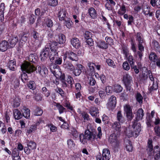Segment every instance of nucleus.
<instances>
[{
    "label": "nucleus",
    "mask_w": 160,
    "mask_h": 160,
    "mask_svg": "<svg viewBox=\"0 0 160 160\" xmlns=\"http://www.w3.org/2000/svg\"><path fill=\"white\" fill-rule=\"evenodd\" d=\"M57 45L58 43L57 42H53L51 44V45L50 44L51 52H50L49 48L45 47L41 52V60H43L47 57H49L50 61L53 62L55 59V57L56 58L57 56H58V53L56 51Z\"/></svg>",
    "instance_id": "obj_1"
},
{
    "label": "nucleus",
    "mask_w": 160,
    "mask_h": 160,
    "mask_svg": "<svg viewBox=\"0 0 160 160\" xmlns=\"http://www.w3.org/2000/svg\"><path fill=\"white\" fill-rule=\"evenodd\" d=\"M141 131V125L138 123L136 120L133 122L132 128L128 127L125 129L124 133L126 136L129 138L132 136L137 137Z\"/></svg>",
    "instance_id": "obj_2"
},
{
    "label": "nucleus",
    "mask_w": 160,
    "mask_h": 160,
    "mask_svg": "<svg viewBox=\"0 0 160 160\" xmlns=\"http://www.w3.org/2000/svg\"><path fill=\"white\" fill-rule=\"evenodd\" d=\"M56 58L55 57L56 59L55 61V64H52L50 66V70L51 72L53 74L55 77L57 78H59L61 80H64L65 79V76L63 74L59 68V67L56 65H60L62 63V58Z\"/></svg>",
    "instance_id": "obj_3"
},
{
    "label": "nucleus",
    "mask_w": 160,
    "mask_h": 160,
    "mask_svg": "<svg viewBox=\"0 0 160 160\" xmlns=\"http://www.w3.org/2000/svg\"><path fill=\"white\" fill-rule=\"evenodd\" d=\"M152 141L151 139H149L148 142L147 150L149 156H153L156 160H160V149L159 147L155 146L153 150V146L152 144Z\"/></svg>",
    "instance_id": "obj_4"
},
{
    "label": "nucleus",
    "mask_w": 160,
    "mask_h": 160,
    "mask_svg": "<svg viewBox=\"0 0 160 160\" xmlns=\"http://www.w3.org/2000/svg\"><path fill=\"white\" fill-rule=\"evenodd\" d=\"M22 68L23 70H24L28 73L33 72L35 70L36 71V73H39L42 70L40 66L38 65L35 68L33 65L27 62L22 64Z\"/></svg>",
    "instance_id": "obj_5"
},
{
    "label": "nucleus",
    "mask_w": 160,
    "mask_h": 160,
    "mask_svg": "<svg viewBox=\"0 0 160 160\" xmlns=\"http://www.w3.org/2000/svg\"><path fill=\"white\" fill-rule=\"evenodd\" d=\"M80 141L83 144H85L87 142V140H92L95 138V135L88 130H86L84 135L81 134L79 135Z\"/></svg>",
    "instance_id": "obj_6"
},
{
    "label": "nucleus",
    "mask_w": 160,
    "mask_h": 160,
    "mask_svg": "<svg viewBox=\"0 0 160 160\" xmlns=\"http://www.w3.org/2000/svg\"><path fill=\"white\" fill-rule=\"evenodd\" d=\"M132 78L128 73H126L123 76V81L128 90L131 91V83L132 82Z\"/></svg>",
    "instance_id": "obj_7"
},
{
    "label": "nucleus",
    "mask_w": 160,
    "mask_h": 160,
    "mask_svg": "<svg viewBox=\"0 0 160 160\" xmlns=\"http://www.w3.org/2000/svg\"><path fill=\"white\" fill-rule=\"evenodd\" d=\"M33 38H34V42L33 45L35 48H38L40 46L42 41L41 37L39 36L38 33L36 31H34L32 33Z\"/></svg>",
    "instance_id": "obj_8"
},
{
    "label": "nucleus",
    "mask_w": 160,
    "mask_h": 160,
    "mask_svg": "<svg viewBox=\"0 0 160 160\" xmlns=\"http://www.w3.org/2000/svg\"><path fill=\"white\" fill-rule=\"evenodd\" d=\"M102 158L100 155H98L97 157V160H109L111 155L109 150L108 149H103L102 151Z\"/></svg>",
    "instance_id": "obj_9"
},
{
    "label": "nucleus",
    "mask_w": 160,
    "mask_h": 160,
    "mask_svg": "<svg viewBox=\"0 0 160 160\" xmlns=\"http://www.w3.org/2000/svg\"><path fill=\"white\" fill-rule=\"evenodd\" d=\"M124 110L128 119L131 120L133 118L131 107L129 104H126L124 106Z\"/></svg>",
    "instance_id": "obj_10"
},
{
    "label": "nucleus",
    "mask_w": 160,
    "mask_h": 160,
    "mask_svg": "<svg viewBox=\"0 0 160 160\" xmlns=\"http://www.w3.org/2000/svg\"><path fill=\"white\" fill-rule=\"evenodd\" d=\"M63 60L68 58L72 61H77L78 60L77 55L74 53L72 52H66L64 55Z\"/></svg>",
    "instance_id": "obj_11"
},
{
    "label": "nucleus",
    "mask_w": 160,
    "mask_h": 160,
    "mask_svg": "<svg viewBox=\"0 0 160 160\" xmlns=\"http://www.w3.org/2000/svg\"><path fill=\"white\" fill-rule=\"evenodd\" d=\"M116 98L115 97L112 96L109 99L107 104V108L109 110L114 109L116 104Z\"/></svg>",
    "instance_id": "obj_12"
},
{
    "label": "nucleus",
    "mask_w": 160,
    "mask_h": 160,
    "mask_svg": "<svg viewBox=\"0 0 160 160\" xmlns=\"http://www.w3.org/2000/svg\"><path fill=\"white\" fill-rule=\"evenodd\" d=\"M28 147H25L24 149V152L27 154H29L31 151L35 149L36 148V143L32 141H30L27 144Z\"/></svg>",
    "instance_id": "obj_13"
},
{
    "label": "nucleus",
    "mask_w": 160,
    "mask_h": 160,
    "mask_svg": "<svg viewBox=\"0 0 160 160\" xmlns=\"http://www.w3.org/2000/svg\"><path fill=\"white\" fill-rule=\"evenodd\" d=\"M109 141L112 145L114 147L117 146L119 144L117 139V136L115 133L112 134L109 136Z\"/></svg>",
    "instance_id": "obj_14"
},
{
    "label": "nucleus",
    "mask_w": 160,
    "mask_h": 160,
    "mask_svg": "<svg viewBox=\"0 0 160 160\" xmlns=\"http://www.w3.org/2000/svg\"><path fill=\"white\" fill-rule=\"evenodd\" d=\"M64 60L63 67L68 71H73L74 69V68L72 64L68 61L67 59H65Z\"/></svg>",
    "instance_id": "obj_15"
},
{
    "label": "nucleus",
    "mask_w": 160,
    "mask_h": 160,
    "mask_svg": "<svg viewBox=\"0 0 160 160\" xmlns=\"http://www.w3.org/2000/svg\"><path fill=\"white\" fill-rule=\"evenodd\" d=\"M89 68L87 71V74L90 76H92L94 73V67L96 64L93 63L89 62L88 64Z\"/></svg>",
    "instance_id": "obj_16"
},
{
    "label": "nucleus",
    "mask_w": 160,
    "mask_h": 160,
    "mask_svg": "<svg viewBox=\"0 0 160 160\" xmlns=\"http://www.w3.org/2000/svg\"><path fill=\"white\" fill-rule=\"evenodd\" d=\"M72 45L76 48H78L80 46V43L79 40L77 38H74L71 40Z\"/></svg>",
    "instance_id": "obj_17"
},
{
    "label": "nucleus",
    "mask_w": 160,
    "mask_h": 160,
    "mask_svg": "<svg viewBox=\"0 0 160 160\" xmlns=\"http://www.w3.org/2000/svg\"><path fill=\"white\" fill-rule=\"evenodd\" d=\"M9 48L8 42L5 40L2 41L0 43V51L2 52L6 51L8 48Z\"/></svg>",
    "instance_id": "obj_18"
},
{
    "label": "nucleus",
    "mask_w": 160,
    "mask_h": 160,
    "mask_svg": "<svg viewBox=\"0 0 160 160\" xmlns=\"http://www.w3.org/2000/svg\"><path fill=\"white\" fill-rule=\"evenodd\" d=\"M18 41L17 37H12L9 41V48H13L14 47Z\"/></svg>",
    "instance_id": "obj_19"
},
{
    "label": "nucleus",
    "mask_w": 160,
    "mask_h": 160,
    "mask_svg": "<svg viewBox=\"0 0 160 160\" xmlns=\"http://www.w3.org/2000/svg\"><path fill=\"white\" fill-rule=\"evenodd\" d=\"M23 116L26 118H29L30 117V110L29 109L24 107L21 110Z\"/></svg>",
    "instance_id": "obj_20"
},
{
    "label": "nucleus",
    "mask_w": 160,
    "mask_h": 160,
    "mask_svg": "<svg viewBox=\"0 0 160 160\" xmlns=\"http://www.w3.org/2000/svg\"><path fill=\"white\" fill-rule=\"evenodd\" d=\"M57 42L59 44L64 43L66 41V38L64 35L61 34L56 37Z\"/></svg>",
    "instance_id": "obj_21"
},
{
    "label": "nucleus",
    "mask_w": 160,
    "mask_h": 160,
    "mask_svg": "<svg viewBox=\"0 0 160 160\" xmlns=\"http://www.w3.org/2000/svg\"><path fill=\"white\" fill-rule=\"evenodd\" d=\"M66 11L65 9H60L58 12V17L60 20L62 21L64 20V18L66 16Z\"/></svg>",
    "instance_id": "obj_22"
},
{
    "label": "nucleus",
    "mask_w": 160,
    "mask_h": 160,
    "mask_svg": "<svg viewBox=\"0 0 160 160\" xmlns=\"http://www.w3.org/2000/svg\"><path fill=\"white\" fill-rule=\"evenodd\" d=\"M5 10V4L3 3H1L0 5V20L1 21L4 20V13Z\"/></svg>",
    "instance_id": "obj_23"
},
{
    "label": "nucleus",
    "mask_w": 160,
    "mask_h": 160,
    "mask_svg": "<svg viewBox=\"0 0 160 160\" xmlns=\"http://www.w3.org/2000/svg\"><path fill=\"white\" fill-rule=\"evenodd\" d=\"M90 113L92 117H96L98 115V110L95 107H92L90 111Z\"/></svg>",
    "instance_id": "obj_24"
},
{
    "label": "nucleus",
    "mask_w": 160,
    "mask_h": 160,
    "mask_svg": "<svg viewBox=\"0 0 160 160\" xmlns=\"http://www.w3.org/2000/svg\"><path fill=\"white\" fill-rule=\"evenodd\" d=\"M88 13L90 17L93 18L95 19L97 17V13L95 10L93 8H91L88 9Z\"/></svg>",
    "instance_id": "obj_25"
},
{
    "label": "nucleus",
    "mask_w": 160,
    "mask_h": 160,
    "mask_svg": "<svg viewBox=\"0 0 160 160\" xmlns=\"http://www.w3.org/2000/svg\"><path fill=\"white\" fill-rule=\"evenodd\" d=\"M67 144L68 147L71 150H73L75 149V144L72 139H69L67 141Z\"/></svg>",
    "instance_id": "obj_26"
},
{
    "label": "nucleus",
    "mask_w": 160,
    "mask_h": 160,
    "mask_svg": "<svg viewBox=\"0 0 160 160\" xmlns=\"http://www.w3.org/2000/svg\"><path fill=\"white\" fill-rule=\"evenodd\" d=\"M97 46L102 49H106L108 48V44L105 42L101 40H99L97 42Z\"/></svg>",
    "instance_id": "obj_27"
},
{
    "label": "nucleus",
    "mask_w": 160,
    "mask_h": 160,
    "mask_svg": "<svg viewBox=\"0 0 160 160\" xmlns=\"http://www.w3.org/2000/svg\"><path fill=\"white\" fill-rule=\"evenodd\" d=\"M125 148L126 150L129 152L132 151L133 147L131 141L128 140L125 142Z\"/></svg>",
    "instance_id": "obj_28"
},
{
    "label": "nucleus",
    "mask_w": 160,
    "mask_h": 160,
    "mask_svg": "<svg viewBox=\"0 0 160 160\" xmlns=\"http://www.w3.org/2000/svg\"><path fill=\"white\" fill-rule=\"evenodd\" d=\"M13 115L15 119L19 120L22 117V114L21 112L18 109H15L13 111Z\"/></svg>",
    "instance_id": "obj_29"
},
{
    "label": "nucleus",
    "mask_w": 160,
    "mask_h": 160,
    "mask_svg": "<svg viewBox=\"0 0 160 160\" xmlns=\"http://www.w3.org/2000/svg\"><path fill=\"white\" fill-rule=\"evenodd\" d=\"M112 128L118 132L121 131L122 128L120 123L118 122H115L112 125Z\"/></svg>",
    "instance_id": "obj_30"
},
{
    "label": "nucleus",
    "mask_w": 160,
    "mask_h": 160,
    "mask_svg": "<svg viewBox=\"0 0 160 160\" xmlns=\"http://www.w3.org/2000/svg\"><path fill=\"white\" fill-rule=\"evenodd\" d=\"M43 24H45L48 27H52L53 25L52 21L48 18H46L44 20Z\"/></svg>",
    "instance_id": "obj_31"
},
{
    "label": "nucleus",
    "mask_w": 160,
    "mask_h": 160,
    "mask_svg": "<svg viewBox=\"0 0 160 160\" xmlns=\"http://www.w3.org/2000/svg\"><path fill=\"white\" fill-rule=\"evenodd\" d=\"M143 115V110L142 108L139 109L137 112V119L138 120L142 119Z\"/></svg>",
    "instance_id": "obj_32"
},
{
    "label": "nucleus",
    "mask_w": 160,
    "mask_h": 160,
    "mask_svg": "<svg viewBox=\"0 0 160 160\" xmlns=\"http://www.w3.org/2000/svg\"><path fill=\"white\" fill-rule=\"evenodd\" d=\"M127 11V9L124 5H122L120 7L118 11V13L120 15H123Z\"/></svg>",
    "instance_id": "obj_33"
},
{
    "label": "nucleus",
    "mask_w": 160,
    "mask_h": 160,
    "mask_svg": "<svg viewBox=\"0 0 160 160\" xmlns=\"http://www.w3.org/2000/svg\"><path fill=\"white\" fill-rule=\"evenodd\" d=\"M151 46L155 49L160 52V46L158 42L156 40L153 41L151 44Z\"/></svg>",
    "instance_id": "obj_34"
},
{
    "label": "nucleus",
    "mask_w": 160,
    "mask_h": 160,
    "mask_svg": "<svg viewBox=\"0 0 160 160\" xmlns=\"http://www.w3.org/2000/svg\"><path fill=\"white\" fill-rule=\"evenodd\" d=\"M37 129V127L35 125H32L27 129L26 131V135L28 136L29 134L34 132Z\"/></svg>",
    "instance_id": "obj_35"
},
{
    "label": "nucleus",
    "mask_w": 160,
    "mask_h": 160,
    "mask_svg": "<svg viewBox=\"0 0 160 160\" xmlns=\"http://www.w3.org/2000/svg\"><path fill=\"white\" fill-rule=\"evenodd\" d=\"M9 68L10 70L12 71H14L16 68V62L14 60H11L9 62Z\"/></svg>",
    "instance_id": "obj_36"
},
{
    "label": "nucleus",
    "mask_w": 160,
    "mask_h": 160,
    "mask_svg": "<svg viewBox=\"0 0 160 160\" xmlns=\"http://www.w3.org/2000/svg\"><path fill=\"white\" fill-rule=\"evenodd\" d=\"M135 97L137 101L140 104H142V102L143 97L141 94L140 93L138 92L135 95Z\"/></svg>",
    "instance_id": "obj_37"
},
{
    "label": "nucleus",
    "mask_w": 160,
    "mask_h": 160,
    "mask_svg": "<svg viewBox=\"0 0 160 160\" xmlns=\"http://www.w3.org/2000/svg\"><path fill=\"white\" fill-rule=\"evenodd\" d=\"M79 68H76L75 69H74L73 71H72L74 74L76 76H79L81 72V71L80 68H82V66L81 64H79L78 66Z\"/></svg>",
    "instance_id": "obj_38"
},
{
    "label": "nucleus",
    "mask_w": 160,
    "mask_h": 160,
    "mask_svg": "<svg viewBox=\"0 0 160 160\" xmlns=\"http://www.w3.org/2000/svg\"><path fill=\"white\" fill-rule=\"evenodd\" d=\"M106 62L109 66L113 68H116V65L114 61L111 59L109 58L107 59Z\"/></svg>",
    "instance_id": "obj_39"
},
{
    "label": "nucleus",
    "mask_w": 160,
    "mask_h": 160,
    "mask_svg": "<svg viewBox=\"0 0 160 160\" xmlns=\"http://www.w3.org/2000/svg\"><path fill=\"white\" fill-rule=\"evenodd\" d=\"M22 65H21V68L22 69V71L23 72V73L21 75V78L22 81L23 82H25V81L28 80V77L27 75V74L25 73L27 72L28 73L24 71V70H23L22 69Z\"/></svg>",
    "instance_id": "obj_40"
},
{
    "label": "nucleus",
    "mask_w": 160,
    "mask_h": 160,
    "mask_svg": "<svg viewBox=\"0 0 160 160\" xmlns=\"http://www.w3.org/2000/svg\"><path fill=\"white\" fill-rule=\"evenodd\" d=\"M117 119L119 122L121 123H122L124 122V119L121 114V111H119L117 113Z\"/></svg>",
    "instance_id": "obj_41"
},
{
    "label": "nucleus",
    "mask_w": 160,
    "mask_h": 160,
    "mask_svg": "<svg viewBox=\"0 0 160 160\" xmlns=\"http://www.w3.org/2000/svg\"><path fill=\"white\" fill-rule=\"evenodd\" d=\"M19 37L21 38L20 42L22 41L25 42L27 40L28 36L26 33L23 32L20 35Z\"/></svg>",
    "instance_id": "obj_42"
},
{
    "label": "nucleus",
    "mask_w": 160,
    "mask_h": 160,
    "mask_svg": "<svg viewBox=\"0 0 160 160\" xmlns=\"http://www.w3.org/2000/svg\"><path fill=\"white\" fill-rule=\"evenodd\" d=\"M114 92L117 93L121 92L122 90V88L119 85H115L113 86Z\"/></svg>",
    "instance_id": "obj_43"
},
{
    "label": "nucleus",
    "mask_w": 160,
    "mask_h": 160,
    "mask_svg": "<svg viewBox=\"0 0 160 160\" xmlns=\"http://www.w3.org/2000/svg\"><path fill=\"white\" fill-rule=\"evenodd\" d=\"M158 85L157 82H153L152 85H149V90L151 91L156 90L158 88Z\"/></svg>",
    "instance_id": "obj_44"
},
{
    "label": "nucleus",
    "mask_w": 160,
    "mask_h": 160,
    "mask_svg": "<svg viewBox=\"0 0 160 160\" xmlns=\"http://www.w3.org/2000/svg\"><path fill=\"white\" fill-rule=\"evenodd\" d=\"M48 70L46 67H43L42 68V70L39 74L42 77H45L48 74Z\"/></svg>",
    "instance_id": "obj_45"
},
{
    "label": "nucleus",
    "mask_w": 160,
    "mask_h": 160,
    "mask_svg": "<svg viewBox=\"0 0 160 160\" xmlns=\"http://www.w3.org/2000/svg\"><path fill=\"white\" fill-rule=\"evenodd\" d=\"M42 93L44 95V96L48 97L50 94L51 92L49 90H48L45 87H43L42 89Z\"/></svg>",
    "instance_id": "obj_46"
},
{
    "label": "nucleus",
    "mask_w": 160,
    "mask_h": 160,
    "mask_svg": "<svg viewBox=\"0 0 160 160\" xmlns=\"http://www.w3.org/2000/svg\"><path fill=\"white\" fill-rule=\"evenodd\" d=\"M150 8L149 6L147 5H144L143 6V12L145 15H148L149 13Z\"/></svg>",
    "instance_id": "obj_47"
},
{
    "label": "nucleus",
    "mask_w": 160,
    "mask_h": 160,
    "mask_svg": "<svg viewBox=\"0 0 160 160\" xmlns=\"http://www.w3.org/2000/svg\"><path fill=\"white\" fill-rule=\"evenodd\" d=\"M56 105L54 106H56L57 109L59 110L60 114H61L63 112L65 108L61 105L58 103H55Z\"/></svg>",
    "instance_id": "obj_48"
},
{
    "label": "nucleus",
    "mask_w": 160,
    "mask_h": 160,
    "mask_svg": "<svg viewBox=\"0 0 160 160\" xmlns=\"http://www.w3.org/2000/svg\"><path fill=\"white\" fill-rule=\"evenodd\" d=\"M45 123V122L44 120L43 119L41 118L37 122L35 125L37 127L38 126H40L42 127Z\"/></svg>",
    "instance_id": "obj_49"
},
{
    "label": "nucleus",
    "mask_w": 160,
    "mask_h": 160,
    "mask_svg": "<svg viewBox=\"0 0 160 160\" xmlns=\"http://www.w3.org/2000/svg\"><path fill=\"white\" fill-rule=\"evenodd\" d=\"M149 58L150 61L154 62L156 61L158 57L155 53L152 52L149 55Z\"/></svg>",
    "instance_id": "obj_50"
},
{
    "label": "nucleus",
    "mask_w": 160,
    "mask_h": 160,
    "mask_svg": "<svg viewBox=\"0 0 160 160\" xmlns=\"http://www.w3.org/2000/svg\"><path fill=\"white\" fill-rule=\"evenodd\" d=\"M37 58V56L33 54H30L28 57L29 61L33 62H35Z\"/></svg>",
    "instance_id": "obj_51"
},
{
    "label": "nucleus",
    "mask_w": 160,
    "mask_h": 160,
    "mask_svg": "<svg viewBox=\"0 0 160 160\" xmlns=\"http://www.w3.org/2000/svg\"><path fill=\"white\" fill-rule=\"evenodd\" d=\"M43 113L42 110L40 108H36L34 112V115L36 116H41Z\"/></svg>",
    "instance_id": "obj_52"
},
{
    "label": "nucleus",
    "mask_w": 160,
    "mask_h": 160,
    "mask_svg": "<svg viewBox=\"0 0 160 160\" xmlns=\"http://www.w3.org/2000/svg\"><path fill=\"white\" fill-rule=\"evenodd\" d=\"M106 92L107 94L109 95V94L112 93L113 92H114V88L108 86L106 87L105 88Z\"/></svg>",
    "instance_id": "obj_53"
},
{
    "label": "nucleus",
    "mask_w": 160,
    "mask_h": 160,
    "mask_svg": "<svg viewBox=\"0 0 160 160\" xmlns=\"http://www.w3.org/2000/svg\"><path fill=\"white\" fill-rule=\"evenodd\" d=\"M28 86L30 89L34 90L36 88V84L34 81H31L29 82Z\"/></svg>",
    "instance_id": "obj_54"
},
{
    "label": "nucleus",
    "mask_w": 160,
    "mask_h": 160,
    "mask_svg": "<svg viewBox=\"0 0 160 160\" xmlns=\"http://www.w3.org/2000/svg\"><path fill=\"white\" fill-rule=\"evenodd\" d=\"M20 100L18 98H16L13 101V105L15 107H18L20 104Z\"/></svg>",
    "instance_id": "obj_55"
},
{
    "label": "nucleus",
    "mask_w": 160,
    "mask_h": 160,
    "mask_svg": "<svg viewBox=\"0 0 160 160\" xmlns=\"http://www.w3.org/2000/svg\"><path fill=\"white\" fill-rule=\"evenodd\" d=\"M65 24L68 28H70L72 27V22L69 19H68L67 20H65Z\"/></svg>",
    "instance_id": "obj_56"
},
{
    "label": "nucleus",
    "mask_w": 160,
    "mask_h": 160,
    "mask_svg": "<svg viewBox=\"0 0 160 160\" xmlns=\"http://www.w3.org/2000/svg\"><path fill=\"white\" fill-rule=\"evenodd\" d=\"M154 131L155 134L160 137V127L158 126H155L154 128Z\"/></svg>",
    "instance_id": "obj_57"
},
{
    "label": "nucleus",
    "mask_w": 160,
    "mask_h": 160,
    "mask_svg": "<svg viewBox=\"0 0 160 160\" xmlns=\"http://www.w3.org/2000/svg\"><path fill=\"white\" fill-rule=\"evenodd\" d=\"M58 3L57 0H49V5L53 7L56 6Z\"/></svg>",
    "instance_id": "obj_58"
},
{
    "label": "nucleus",
    "mask_w": 160,
    "mask_h": 160,
    "mask_svg": "<svg viewBox=\"0 0 160 160\" xmlns=\"http://www.w3.org/2000/svg\"><path fill=\"white\" fill-rule=\"evenodd\" d=\"M105 39L108 44L110 45L113 44V40L110 37H106Z\"/></svg>",
    "instance_id": "obj_59"
},
{
    "label": "nucleus",
    "mask_w": 160,
    "mask_h": 160,
    "mask_svg": "<svg viewBox=\"0 0 160 160\" xmlns=\"http://www.w3.org/2000/svg\"><path fill=\"white\" fill-rule=\"evenodd\" d=\"M122 67L124 69L127 71L128 70L130 69V66L128 62L126 61L123 62Z\"/></svg>",
    "instance_id": "obj_60"
},
{
    "label": "nucleus",
    "mask_w": 160,
    "mask_h": 160,
    "mask_svg": "<svg viewBox=\"0 0 160 160\" xmlns=\"http://www.w3.org/2000/svg\"><path fill=\"white\" fill-rule=\"evenodd\" d=\"M128 60L130 65H131L132 67V65H134V60L133 59V56L131 55L129 56Z\"/></svg>",
    "instance_id": "obj_61"
},
{
    "label": "nucleus",
    "mask_w": 160,
    "mask_h": 160,
    "mask_svg": "<svg viewBox=\"0 0 160 160\" xmlns=\"http://www.w3.org/2000/svg\"><path fill=\"white\" fill-rule=\"evenodd\" d=\"M142 35L140 33H138L137 34V40L139 43H142L143 40L142 38Z\"/></svg>",
    "instance_id": "obj_62"
},
{
    "label": "nucleus",
    "mask_w": 160,
    "mask_h": 160,
    "mask_svg": "<svg viewBox=\"0 0 160 160\" xmlns=\"http://www.w3.org/2000/svg\"><path fill=\"white\" fill-rule=\"evenodd\" d=\"M84 38L87 40L91 38L92 34L90 32L86 31L84 33Z\"/></svg>",
    "instance_id": "obj_63"
},
{
    "label": "nucleus",
    "mask_w": 160,
    "mask_h": 160,
    "mask_svg": "<svg viewBox=\"0 0 160 160\" xmlns=\"http://www.w3.org/2000/svg\"><path fill=\"white\" fill-rule=\"evenodd\" d=\"M82 115L85 121L86 120L88 121L90 120L89 115L87 113L84 112L82 113Z\"/></svg>",
    "instance_id": "obj_64"
}]
</instances>
